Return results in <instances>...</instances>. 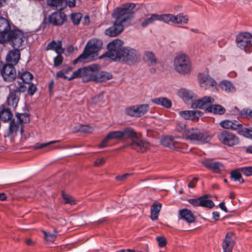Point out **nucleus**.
I'll return each mask as SVG.
<instances>
[{
	"instance_id": "nucleus-1",
	"label": "nucleus",
	"mask_w": 252,
	"mask_h": 252,
	"mask_svg": "<svg viewBox=\"0 0 252 252\" xmlns=\"http://www.w3.org/2000/svg\"><path fill=\"white\" fill-rule=\"evenodd\" d=\"M108 51L104 55L113 61L132 62L137 59L136 51L131 48L124 47L123 42L115 39L107 45Z\"/></svg>"
},
{
	"instance_id": "nucleus-2",
	"label": "nucleus",
	"mask_w": 252,
	"mask_h": 252,
	"mask_svg": "<svg viewBox=\"0 0 252 252\" xmlns=\"http://www.w3.org/2000/svg\"><path fill=\"white\" fill-rule=\"evenodd\" d=\"M135 4L133 3H126L116 8L112 14L116 23L123 25L124 23L130 21L134 17V8Z\"/></svg>"
},
{
	"instance_id": "nucleus-3",
	"label": "nucleus",
	"mask_w": 252,
	"mask_h": 252,
	"mask_svg": "<svg viewBox=\"0 0 252 252\" xmlns=\"http://www.w3.org/2000/svg\"><path fill=\"white\" fill-rule=\"evenodd\" d=\"M100 69V66L93 64L88 66L79 68L76 71H74L68 80H71L74 78L81 77L83 81L87 82L90 81L94 80L95 74Z\"/></svg>"
},
{
	"instance_id": "nucleus-4",
	"label": "nucleus",
	"mask_w": 252,
	"mask_h": 252,
	"mask_svg": "<svg viewBox=\"0 0 252 252\" xmlns=\"http://www.w3.org/2000/svg\"><path fill=\"white\" fill-rule=\"evenodd\" d=\"M102 46V42L100 40H90L87 42L83 52L73 61V63L76 64L78 63L85 62L89 57L97 53L101 49Z\"/></svg>"
},
{
	"instance_id": "nucleus-5",
	"label": "nucleus",
	"mask_w": 252,
	"mask_h": 252,
	"mask_svg": "<svg viewBox=\"0 0 252 252\" xmlns=\"http://www.w3.org/2000/svg\"><path fill=\"white\" fill-rule=\"evenodd\" d=\"M174 67L180 74L185 75L189 73L191 70V64L189 57L183 54L176 56L174 60Z\"/></svg>"
},
{
	"instance_id": "nucleus-6",
	"label": "nucleus",
	"mask_w": 252,
	"mask_h": 252,
	"mask_svg": "<svg viewBox=\"0 0 252 252\" xmlns=\"http://www.w3.org/2000/svg\"><path fill=\"white\" fill-rule=\"evenodd\" d=\"M237 46L246 53L252 51V35L249 32H242L237 35L236 39Z\"/></svg>"
},
{
	"instance_id": "nucleus-7",
	"label": "nucleus",
	"mask_w": 252,
	"mask_h": 252,
	"mask_svg": "<svg viewBox=\"0 0 252 252\" xmlns=\"http://www.w3.org/2000/svg\"><path fill=\"white\" fill-rule=\"evenodd\" d=\"M187 136L190 140L202 143L208 142L212 139L211 135L208 132L194 128L187 131Z\"/></svg>"
},
{
	"instance_id": "nucleus-8",
	"label": "nucleus",
	"mask_w": 252,
	"mask_h": 252,
	"mask_svg": "<svg viewBox=\"0 0 252 252\" xmlns=\"http://www.w3.org/2000/svg\"><path fill=\"white\" fill-rule=\"evenodd\" d=\"M219 141L224 145L233 147L237 145L240 142L239 138L232 132L224 130L217 135Z\"/></svg>"
},
{
	"instance_id": "nucleus-9",
	"label": "nucleus",
	"mask_w": 252,
	"mask_h": 252,
	"mask_svg": "<svg viewBox=\"0 0 252 252\" xmlns=\"http://www.w3.org/2000/svg\"><path fill=\"white\" fill-rule=\"evenodd\" d=\"M15 65L6 63H0V73L3 80L6 82H10L16 78V71Z\"/></svg>"
},
{
	"instance_id": "nucleus-10",
	"label": "nucleus",
	"mask_w": 252,
	"mask_h": 252,
	"mask_svg": "<svg viewBox=\"0 0 252 252\" xmlns=\"http://www.w3.org/2000/svg\"><path fill=\"white\" fill-rule=\"evenodd\" d=\"M126 147H130L133 150L139 153H144L149 149L150 143L145 140L140 139L138 137L134 139L130 143L127 144Z\"/></svg>"
},
{
	"instance_id": "nucleus-11",
	"label": "nucleus",
	"mask_w": 252,
	"mask_h": 252,
	"mask_svg": "<svg viewBox=\"0 0 252 252\" xmlns=\"http://www.w3.org/2000/svg\"><path fill=\"white\" fill-rule=\"evenodd\" d=\"M23 33L18 30H12L8 34L9 41L12 42V46L15 49H18L22 45L24 37Z\"/></svg>"
},
{
	"instance_id": "nucleus-12",
	"label": "nucleus",
	"mask_w": 252,
	"mask_h": 252,
	"mask_svg": "<svg viewBox=\"0 0 252 252\" xmlns=\"http://www.w3.org/2000/svg\"><path fill=\"white\" fill-rule=\"evenodd\" d=\"M66 20V15L61 10L53 12L48 18L49 23L55 26L63 25Z\"/></svg>"
},
{
	"instance_id": "nucleus-13",
	"label": "nucleus",
	"mask_w": 252,
	"mask_h": 252,
	"mask_svg": "<svg viewBox=\"0 0 252 252\" xmlns=\"http://www.w3.org/2000/svg\"><path fill=\"white\" fill-rule=\"evenodd\" d=\"M202 163L205 167L215 173H220L224 168L221 162L215 161L212 159H205L202 161Z\"/></svg>"
},
{
	"instance_id": "nucleus-14",
	"label": "nucleus",
	"mask_w": 252,
	"mask_h": 252,
	"mask_svg": "<svg viewBox=\"0 0 252 252\" xmlns=\"http://www.w3.org/2000/svg\"><path fill=\"white\" fill-rule=\"evenodd\" d=\"M236 237L232 232H228L222 244L223 252H232L233 248L235 244Z\"/></svg>"
},
{
	"instance_id": "nucleus-15",
	"label": "nucleus",
	"mask_w": 252,
	"mask_h": 252,
	"mask_svg": "<svg viewBox=\"0 0 252 252\" xmlns=\"http://www.w3.org/2000/svg\"><path fill=\"white\" fill-rule=\"evenodd\" d=\"M122 134L121 130L112 131L109 132L106 137L102 140L101 143L99 145V147L101 148H105L108 145V142L113 139H122Z\"/></svg>"
},
{
	"instance_id": "nucleus-16",
	"label": "nucleus",
	"mask_w": 252,
	"mask_h": 252,
	"mask_svg": "<svg viewBox=\"0 0 252 252\" xmlns=\"http://www.w3.org/2000/svg\"><path fill=\"white\" fill-rule=\"evenodd\" d=\"M214 101V99L213 97L206 96L201 99H196V98H195L194 100H193L191 103V106L192 108H202L208 104L213 103Z\"/></svg>"
},
{
	"instance_id": "nucleus-17",
	"label": "nucleus",
	"mask_w": 252,
	"mask_h": 252,
	"mask_svg": "<svg viewBox=\"0 0 252 252\" xmlns=\"http://www.w3.org/2000/svg\"><path fill=\"white\" fill-rule=\"evenodd\" d=\"M124 30V25L116 23L115 21L113 26L107 29L105 31L106 35L111 37H115L121 33Z\"/></svg>"
},
{
	"instance_id": "nucleus-18",
	"label": "nucleus",
	"mask_w": 252,
	"mask_h": 252,
	"mask_svg": "<svg viewBox=\"0 0 252 252\" xmlns=\"http://www.w3.org/2000/svg\"><path fill=\"white\" fill-rule=\"evenodd\" d=\"M178 94L186 103H191V104L194 99L196 98V95L192 91L185 89L179 90Z\"/></svg>"
},
{
	"instance_id": "nucleus-19",
	"label": "nucleus",
	"mask_w": 252,
	"mask_h": 252,
	"mask_svg": "<svg viewBox=\"0 0 252 252\" xmlns=\"http://www.w3.org/2000/svg\"><path fill=\"white\" fill-rule=\"evenodd\" d=\"M20 58V52L19 49H15L10 51L6 57V63L13 65H16Z\"/></svg>"
},
{
	"instance_id": "nucleus-20",
	"label": "nucleus",
	"mask_w": 252,
	"mask_h": 252,
	"mask_svg": "<svg viewBox=\"0 0 252 252\" xmlns=\"http://www.w3.org/2000/svg\"><path fill=\"white\" fill-rule=\"evenodd\" d=\"M179 114L185 120H193L201 116L202 112L197 110H186L180 111Z\"/></svg>"
},
{
	"instance_id": "nucleus-21",
	"label": "nucleus",
	"mask_w": 252,
	"mask_h": 252,
	"mask_svg": "<svg viewBox=\"0 0 252 252\" xmlns=\"http://www.w3.org/2000/svg\"><path fill=\"white\" fill-rule=\"evenodd\" d=\"M220 126L225 129H231L237 131L240 129L242 124L237 121L224 120L220 123Z\"/></svg>"
},
{
	"instance_id": "nucleus-22",
	"label": "nucleus",
	"mask_w": 252,
	"mask_h": 252,
	"mask_svg": "<svg viewBox=\"0 0 252 252\" xmlns=\"http://www.w3.org/2000/svg\"><path fill=\"white\" fill-rule=\"evenodd\" d=\"M199 83L200 87L205 90L215 86L217 84L216 82L213 78L205 76H201L199 77Z\"/></svg>"
},
{
	"instance_id": "nucleus-23",
	"label": "nucleus",
	"mask_w": 252,
	"mask_h": 252,
	"mask_svg": "<svg viewBox=\"0 0 252 252\" xmlns=\"http://www.w3.org/2000/svg\"><path fill=\"white\" fill-rule=\"evenodd\" d=\"M161 144L165 147L171 149H178L180 148V144L175 141L172 137H166L161 139Z\"/></svg>"
},
{
	"instance_id": "nucleus-24",
	"label": "nucleus",
	"mask_w": 252,
	"mask_h": 252,
	"mask_svg": "<svg viewBox=\"0 0 252 252\" xmlns=\"http://www.w3.org/2000/svg\"><path fill=\"white\" fill-rule=\"evenodd\" d=\"M122 139H131V141L137 137V132L131 127H127L121 130Z\"/></svg>"
},
{
	"instance_id": "nucleus-25",
	"label": "nucleus",
	"mask_w": 252,
	"mask_h": 252,
	"mask_svg": "<svg viewBox=\"0 0 252 252\" xmlns=\"http://www.w3.org/2000/svg\"><path fill=\"white\" fill-rule=\"evenodd\" d=\"M47 2L49 5L59 10H63L67 6L65 0H47Z\"/></svg>"
},
{
	"instance_id": "nucleus-26",
	"label": "nucleus",
	"mask_w": 252,
	"mask_h": 252,
	"mask_svg": "<svg viewBox=\"0 0 252 252\" xmlns=\"http://www.w3.org/2000/svg\"><path fill=\"white\" fill-rule=\"evenodd\" d=\"M181 219L186 220L188 223L194 221L195 217L192 212L188 209H182L180 211Z\"/></svg>"
},
{
	"instance_id": "nucleus-27",
	"label": "nucleus",
	"mask_w": 252,
	"mask_h": 252,
	"mask_svg": "<svg viewBox=\"0 0 252 252\" xmlns=\"http://www.w3.org/2000/svg\"><path fill=\"white\" fill-rule=\"evenodd\" d=\"M112 78V75L107 72H99L98 71L95 74L94 81L96 82H104Z\"/></svg>"
},
{
	"instance_id": "nucleus-28",
	"label": "nucleus",
	"mask_w": 252,
	"mask_h": 252,
	"mask_svg": "<svg viewBox=\"0 0 252 252\" xmlns=\"http://www.w3.org/2000/svg\"><path fill=\"white\" fill-rule=\"evenodd\" d=\"M19 95L16 93V92H14V91H11L7 99L8 105L14 108L16 107L19 100Z\"/></svg>"
},
{
	"instance_id": "nucleus-29",
	"label": "nucleus",
	"mask_w": 252,
	"mask_h": 252,
	"mask_svg": "<svg viewBox=\"0 0 252 252\" xmlns=\"http://www.w3.org/2000/svg\"><path fill=\"white\" fill-rule=\"evenodd\" d=\"M151 101L152 102L160 105L166 108H170L172 105L171 100L166 97L155 98L152 99Z\"/></svg>"
},
{
	"instance_id": "nucleus-30",
	"label": "nucleus",
	"mask_w": 252,
	"mask_h": 252,
	"mask_svg": "<svg viewBox=\"0 0 252 252\" xmlns=\"http://www.w3.org/2000/svg\"><path fill=\"white\" fill-rule=\"evenodd\" d=\"M206 111L216 114L222 115L225 112V109L220 105L215 104L207 107L206 108Z\"/></svg>"
},
{
	"instance_id": "nucleus-31",
	"label": "nucleus",
	"mask_w": 252,
	"mask_h": 252,
	"mask_svg": "<svg viewBox=\"0 0 252 252\" xmlns=\"http://www.w3.org/2000/svg\"><path fill=\"white\" fill-rule=\"evenodd\" d=\"M46 50H53L55 51L57 53L60 54L63 52L61 41H59L58 42H57L55 40H52L47 45Z\"/></svg>"
},
{
	"instance_id": "nucleus-32",
	"label": "nucleus",
	"mask_w": 252,
	"mask_h": 252,
	"mask_svg": "<svg viewBox=\"0 0 252 252\" xmlns=\"http://www.w3.org/2000/svg\"><path fill=\"white\" fill-rule=\"evenodd\" d=\"M219 86L221 90L227 93L233 92L235 91V87L232 83L227 80H223L220 82Z\"/></svg>"
},
{
	"instance_id": "nucleus-33",
	"label": "nucleus",
	"mask_w": 252,
	"mask_h": 252,
	"mask_svg": "<svg viewBox=\"0 0 252 252\" xmlns=\"http://www.w3.org/2000/svg\"><path fill=\"white\" fill-rule=\"evenodd\" d=\"M12 116L13 114L9 108L3 107L0 111V119L3 122L11 120Z\"/></svg>"
},
{
	"instance_id": "nucleus-34",
	"label": "nucleus",
	"mask_w": 252,
	"mask_h": 252,
	"mask_svg": "<svg viewBox=\"0 0 252 252\" xmlns=\"http://www.w3.org/2000/svg\"><path fill=\"white\" fill-rule=\"evenodd\" d=\"M11 31V26L9 21L5 18L0 17V32H9Z\"/></svg>"
},
{
	"instance_id": "nucleus-35",
	"label": "nucleus",
	"mask_w": 252,
	"mask_h": 252,
	"mask_svg": "<svg viewBox=\"0 0 252 252\" xmlns=\"http://www.w3.org/2000/svg\"><path fill=\"white\" fill-rule=\"evenodd\" d=\"M143 59L150 65H154L157 63V60L152 52H145L143 56Z\"/></svg>"
},
{
	"instance_id": "nucleus-36",
	"label": "nucleus",
	"mask_w": 252,
	"mask_h": 252,
	"mask_svg": "<svg viewBox=\"0 0 252 252\" xmlns=\"http://www.w3.org/2000/svg\"><path fill=\"white\" fill-rule=\"evenodd\" d=\"M240 168L232 170L230 172V178L234 181H239L240 183L242 184L244 180L242 178Z\"/></svg>"
},
{
	"instance_id": "nucleus-37",
	"label": "nucleus",
	"mask_w": 252,
	"mask_h": 252,
	"mask_svg": "<svg viewBox=\"0 0 252 252\" xmlns=\"http://www.w3.org/2000/svg\"><path fill=\"white\" fill-rule=\"evenodd\" d=\"M161 207V205L160 203L158 204H153L151 206V219L153 220H155L158 219Z\"/></svg>"
},
{
	"instance_id": "nucleus-38",
	"label": "nucleus",
	"mask_w": 252,
	"mask_h": 252,
	"mask_svg": "<svg viewBox=\"0 0 252 252\" xmlns=\"http://www.w3.org/2000/svg\"><path fill=\"white\" fill-rule=\"evenodd\" d=\"M200 206L212 208L214 206L212 200L207 199V195H205L199 197Z\"/></svg>"
},
{
	"instance_id": "nucleus-39",
	"label": "nucleus",
	"mask_w": 252,
	"mask_h": 252,
	"mask_svg": "<svg viewBox=\"0 0 252 252\" xmlns=\"http://www.w3.org/2000/svg\"><path fill=\"white\" fill-rule=\"evenodd\" d=\"M173 23L174 24H187L188 22V17L186 15H184L183 13H179L178 15H173Z\"/></svg>"
},
{
	"instance_id": "nucleus-40",
	"label": "nucleus",
	"mask_w": 252,
	"mask_h": 252,
	"mask_svg": "<svg viewBox=\"0 0 252 252\" xmlns=\"http://www.w3.org/2000/svg\"><path fill=\"white\" fill-rule=\"evenodd\" d=\"M238 133L247 138L252 139V127H243L242 126L239 130Z\"/></svg>"
},
{
	"instance_id": "nucleus-41",
	"label": "nucleus",
	"mask_w": 252,
	"mask_h": 252,
	"mask_svg": "<svg viewBox=\"0 0 252 252\" xmlns=\"http://www.w3.org/2000/svg\"><path fill=\"white\" fill-rule=\"evenodd\" d=\"M19 128V124H16L14 120H12L10 122L9 126V129H8V136H13L16 134L17 131H18Z\"/></svg>"
},
{
	"instance_id": "nucleus-42",
	"label": "nucleus",
	"mask_w": 252,
	"mask_h": 252,
	"mask_svg": "<svg viewBox=\"0 0 252 252\" xmlns=\"http://www.w3.org/2000/svg\"><path fill=\"white\" fill-rule=\"evenodd\" d=\"M158 21H163L166 23H168L170 22L173 23V15L171 14H157Z\"/></svg>"
},
{
	"instance_id": "nucleus-43",
	"label": "nucleus",
	"mask_w": 252,
	"mask_h": 252,
	"mask_svg": "<svg viewBox=\"0 0 252 252\" xmlns=\"http://www.w3.org/2000/svg\"><path fill=\"white\" fill-rule=\"evenodd\" d=\"M136 105L127 107L125 110V113L128 116L135 117H140Z\"/></svg>"
},
{
	"instance_id": "nucleus-44",
	"label": "nucleus",
	"mask_w": 252,
	"mask_h": 252,
	"mask_svg": "<svg viewBox=\"0 0 252 252\" xmlns=\"http://www.w3.org/2000/svg\"><path fill=\"white\" fill-rule=\"evenodd\" d=\"M20 78L26 83L29 84L32 80L33 75L28 71H25L20 74Z\"/></svg>"
},
{
	"instance_id": "nucleus-45",
	"label": "nucleus",
	"mask_w": 252,
	"mask_h": 252,
	"mask_svg": "<svg viewBox=\"0 0 252 252\" xmlns=\"http://www.w3.org/2000/svg\"><path fill=\"white\" fill-rule=\"evenodd\" d=\"M136 106L140 117L145 114L149 110V106L147 104H142Z\"/></svg>"
},
{
	"instance_id": "nucleus-46",
	"label": "nucleus",
	"mask_w": 252,
	"mask_h": 252,
	"mask_svg": "<svg viewBox=\"0 0 252 252\" xmlns=\"http://www.w3.org/2000/svg\"><path fill=\"white\" fill-rule=\"evenodd\" d=\"M16 116L21 123H28L30 121L29 115L27 113H17Z\"/></svg>"
},
{
	"instance_id": "nucleus-47",
	"label": "nucleus",
	"mask_w": 252,
	"mask_h": 252,
	"mask_svg": "<svg viewBox=\"0 0 252 252\" xmlns=\"http://www.w3.org/2000/svg\"><path fill=\"white\" fill-rule=\"evenodd\" d=\"M158 21L157 14H153L151 15V16L145 19L141 23V26L145 28L147 27L148 25L152 24L154 21Z\"/></svg>"
},
{
	"instance_id": "nucleus-48",
	"label": "nucleus",
	"mask_w": 252,
	"mask_h": 252,
	"mask_svg": "<svg viewBox=\"0 0 252 252\" xmlns=\"http://www.w3.org/2000/svg\"><path fill=\"white\" fill-rule=\"evenodd\" d=\"M82 16L80 13H73L71 15V19L74 25H77L80 23Z\"/></svg>"
},
{
	"instance_id": "nucleus-49",
	"label": "nucleus",
	"mask_w": 252,
	"mask_h": 252,
	"mask_svg": "<svg viewBox=\"0 0 252 252\" xmlns=\"http://www.w3.org/2000/svg\"><path fill=\"white\" fill-rule=\"evenodd\" d=\"M61 142V140H53V141H51L49 142H47V143H36L35 146V149H41V148H43L44 147H46L48 146H49L50 145H52V144H55V143H59Z\"/></svg>"
},
{
	"instance_id": "nucleus-50",
	"label": "nucleus",
	"mask_w": 252,
	"mask_h": 252,
	"mask_svg": "<svg viewBox=\"0 0 252 252\" xmlns=\"http://www.w3.org/2000/svg\"><path fill=\"white\" fill-rule=\"evenodd\" d=\"M239 115L243 118H252V110L244 109L240 111Z\"/></svg>"
},
{
	"instance_id": "nucleus-51",
	"label": "nucleus",
	"mask_w": 252,
	"mask_h": 252,
	"mask_svg": "<svg viewBox=\"0 0 252 252\" xmlns=\"http://www.w3.org/2000/svg\"><path fill=\"white\" fill-rule=\"evenodd\" d=\"M63 197L65 203L69 204L70 205H73L76 203L75 200L71 196L63 193Z\"/></svg>"
},
{
	"instance_id": "nucleus-52",
	"label": "nucleus",
	"mask_w": 252,
	"mask_h": 252,
	"mask_svg": "<svg viewBox=\"0 0 252 252\" xmlns=\"http://www.w3.org/2000/svg\"><path fill=\"white\" fill-rule=\"evenodd\" d=\"M240 171L246 176H252V166L240 167Z\"/></svg>"
},
{
	"instance_id": "nucleus-53",
	"label": "nucleus",
	"mask_w": 252,
	"mask_h": 252,
	"mask_svg": "<svg viewBox=\"0 0 252 252\" xmlns=\"http://www.w3.org/2000/svg\"><path fill=\"white\" fill-rule=\"evenodd\" d=\"M79 131L84 133H91L94 131V128L89 125H82L79 128Z\"/></svg>"
},
{
	"instance_id": "nucleus-54",
	"label": "nucleus",
	"mask_w": 252,
	"mask_h": 252,
	"mask_svg": "<svg viewBox=\"0 0 252 252\" xmlns=\"http://www.w3.org/2000/svg\"><path fill=\"white\" fill-rule=\"evenodd\" d=\"M71 70L70 68H68L67 70H66L65 71L64 70H61L57 73L56 74V78H62L65 79H68L70 78H68L65 74L67 73L68 71H69Z\"/></svg>"
},
{
	"instance_id": "nucleus-55",
	"label": "nucleus",
	"mask_w": 252,
	"mask_h": 252,
	"mask_svg": "<svg viewBox=\"0 0 252 252\" xmlns=\"http://www.w3.org/2000/svg\"><path fill=\"white\" fill-rule=\"evenodd\" d=\"M9 32H0V43L3 44L6 42L9 41L8 34Z\"/></svg>"
},
{
	"instance_id": "nucleus-56",
	"label": "nucleus",
	"mask_w": 252,
	"mask_h": 252,
	"mask_svg": "<svg viewBox=\"0 0 252 252\" xmlns=\"http://www.w3.org/2000/svg\"><path fill=\"white\" fill-rule=\"evenodd\" d=\"M43 232L44 233L45 237L47 241L49 242H53L55 240L56 238V236L55 234H48L45 231Z\"/></svg>"
},
{
	"instance_id": "nucleus-57",
	"label": "nucleus",
	"mask_w": 252,
	"mask_h": 252,
	"mask_svg": "<svg viewBox=\"0 0 252 252\" xmlns=\"http://www.w3.org/2000/svg\"><path fill=\"white\" fill-rule=\"evenodd\" d=\"M63 61V57L62 55L59 54V55L54 58V63L55 66L60 65Z\"/></svg>"
},
{
	"instance_id": "nucleus-58",
	"label": "nucleus",
	"mask_w": 252,
	"mask_h": 252,
	"mask_svg": "<svg viewBox=\"0 0 252 252\" xmlns=\"http://www.w3.org/2000/svg\"><path fill=\"white\" fill-rule=\"evenodd\" d=\"M156 240L158 242L160 247H163L167 244L166 240L164 237H158Z\"/></svg>"
},
{
	"instance_id": "nucleus-59",
	"label": "nucleus",
	"mask_w": 252,
	"mask_h": 252,
	"mask_svg": "<svg viewBox=\"0 0 252 252\" xmlns=\"http://www.w3.org/2000/svg\"><path fill=\"white\" fill-rule=\"evenodd\" d=\"M36 86L33 84H32L29 87L28 93L30 95H32L36 92Z\"/></svg>"
},
{
	"instance_id": "nucleus-60",
	"label": "nucleus",
	"mask_w": 252,
	"mask_h": 252,
	"mask_svg": "<svg viewBox=\"0 0 252 252\" xmlns=\"http://www.w3.org/2000/svg\"><path fill=\"white\" fill-rule=\"evenodd\" d=\"M27 90V87L24 85L20 84L19 87L16 90H14V92H16V93L20 94L21 92L24 93Z\"/></svg>"
},
{
	"instance_id": "nucleus-61",
	"label": "nucleus",
	"mask_w": 252,
	"mask_h": 252,
	"mask_svg": "<svg viewBox=\"0 0 252 252\" xmlns=\"http://www.w3.org/2000/svg\"><path fill=\"white\" fill-rule=\"evenodd\" d=\"M189 202L194 206H199V198L198 199H189Z\"/></svg>"
},
{
	"instance_id": "nucleus-62",
	"label": "nucleus",
	"mask_w": 252,
	"mask_h": 252,
	"mask_svg": "<svg viewBox=\"0 0 252 252\" xmlns=\"http://www.w3.org/2000/svg\"><path fill=\"white\" fill-rule=\"evenodd\" d=\"M198 179L197 178H193L188 183V187L190 188H193L196 186Z\"/></svg>"
},
{
	"instance_id": "nucleus-63",
	"label": "nucleus",
	"mask_w": 252,
	"mask_h": 252,
	"mask_svg": "<svg viewBox=\"0 0 252 252\" xmlns=\"http://www.w3.org/2000/svg\"><path fill=\"white\" fill-rule=\"evenodd\" d=\"M105 162V160L104 158H101L100 159L96 160L94 163V165L95 166H100L103 165Z\"/></svg>"
},
{
	"instance_id": "nucleus-64",
	"label": "nucleus",
	"mask_w": 252,
	"mask_h": 252,
	"mask_svg": "<svg viewBox=\"0 0 252 252\" xmlns=\"http://www.w3.org/2000/svg\"><path fill=\"white\" fill-rule=\"evenodd\" d=\"M130 174H128V173L125 174L121 176H117L116 177V178L117 181H122L125 180L127 177H129L130 176Z\"/></svg>"
}]
</instances>
